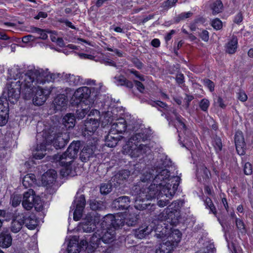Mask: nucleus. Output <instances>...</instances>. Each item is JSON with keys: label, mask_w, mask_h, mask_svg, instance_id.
I'll use <instances>...</instances> for the list:
<instances>
[{"label": "nucleus", "mask_w": 253, "mask_h": 253, "mask_svg": "<svg viewBox=\"0 0 253 253\" xmlns=\"http://www.w3.org/2000/svg\"><path fill=\"white\" fill-rule=\"evenodd\" d=\"M59 75V74L50 73L47 69L35 68L28 70L24 74L19 72L7 85L8 100L15 103L20 93L25 99H30L33 95V83L42 84L46 82H53Z\"/></svg>", "instance_id": "nucleus-1"}, {"label": "nucleus", "mask_w": 253, "mask_h": 253, "mask_svg": "<svg viewBox=\"0 0 253 253\" xmlns=\"http://www.w3.org/2000/svg\"><path fill=\"white\" fill-rule=\"evenodd\" d=\"M142 182L152 181L148 187V195L146 197L152 198L156 196L160 190V195L164 194L167 197L172 198L180 182L178 176H170L169 171L165 169L157 168L148 169L143 173L141 177Z\"/></svg>", "instance_id": "nucleus-2"}, {"label": "nucleus", "mask_w": 253, "mask_h": 253, "mask_svg": "<svg viewBox=\"0 0 253 253\" xmlns=\"http://www.w3.org/2000/svg\"><path fill=\"white\" fill-rule=\"evenodd\" d=\"M149 137L148 130L146 128L133 134L125 148L126 150L127 149L126 153L132 158L140 157L146 153L150 150V147L147 144H142V142H145Z\"/></svg>", "instance_id": "nucleus-3"}, {"label": "nucleus", "mask_w": 253, "mask_h": 253, "mask_svg": "<svg viewBox=\"0 0 253 253\" xmlns=\"http://www.w3.org/2000/svg\"><path fill=\"white\" fill-rule=\"evenodd\" d=\"M80 141H73L65 153L54 156V160L58 162L63 167L60 170V173L63 176L73 175L71 163L77 156L80 148Z\"/></svg>", "instance_id": "nucleus-4"}, {"label": "nucleus", "mask_w": 253, "mask_h": 253, "mask_svg": "<svg viewBox=\"0 0 253 253\" xmlns=\"http://www.w3.org/2000/svg\"><path fill=\"white\" fill-rule=\"evenodd\" d=\"M132 193L135 196V207L140 211L147 209L151 204L149 201L153 198H157V204L160 207H164L167 205L169 200L172 199L167 197L164 194L160 195V190L158 191L156 196L148 198L146 196V195H148L147 190L144 189L143 187L141 188L139 185L134 186L132 188Z\"/></svg>", "instance_id": "nucleus-5"}, {"label": "nucleus", "mask_w": 253, "mask_h": 253, "mask_svg": "<svg viewBox=\"0 0 253 253\" xmlns=\"http://www.w3.org/2000/svg\"><path fill=\"white\" fill-rule=\"evenodd\" d=\"M163 225L158 218L157 219L153 220L151 223H144L134 230V236L138 239H142L148 236L153 230H155L157 232L155 236L157 238H162L164 234L166 235L168 229L166 226L163 228Z\"/></svg>", "instance_id": "nucleus-6"}, {"label": "nucleus", "mask_w": 253, "mask_h": 253, "mask_svg": "<svg viewBox=\"0 0 253 253\" xmlns=\"http://www.w3.org/2000/svg\"><path fill=\"white\" fill-rule=\"evenodd\" d=\"M180 208L179 204L176 201L172 202L168 207L163 212L158 215V218L163 225H166V223H169L170 225L176 224L179 217V212L178 211Z\"/></svg>", "instance_id": "nucleus-7"}, {"label": "nucleus", "mask_w": 253, "mask_h": 253, "mask_svg": "<svg viewBox=\"0 0 253 253\" xmlns=\"http://www.w3.org/2000/svg\"><path fill=\"white\" fill-rule=\"evenodd\" d=\"M101 227L102 231L101 233L97 230L90 238V242L94 246H97L101 240L105 243H109L114 240L115 238V230L109 226H105L103 227L101 223Z\"/></svg>", "instance_id": "nucleus-8"}, {"label": "nucleus", "mask_w": 253, "mask_h": 253, "mask_svg": "<svg viewBox=\"0 0 253 253\" xmlns=\"http://www.w3.org/2000/svg\"><path fill=\"white\" fill-rule=\"evenodd\" d=\"M23 207L26 210H31L34 207L37 211L42 210V204L40 198L36 196L32 189L24 192L22 202Z\"/></svg>", "instance_id": "nucleus-9"}, {"label": "nucleus", "mask_w": 253, "mask_h": 253, "mask_svg": "<svg viewBox=\"0 0 253 253\" xmlns=\"http://www.w3.org/2000/svg\"><path fill=\"white\" fill-rule=\"evenodd\" d=\"M46 140L49 144L52 143L56 149H61L65 146L69 139V133L67 132H58L54 134V136L47 133L45 130L42 132Z\"/></svg>", "instance_id": "nucleus-10"}, {"label": "nucleus", "mask_w": 253, "mask_h": 253, "mask_svg": "<svg viewBox=\"0 0 253 253\" xmlns=\"http://www.w3.org/2000/svg\"><path fill=\"white\" fill-rule=\"evenodd\" d=\"M125 223L124 213H118L116 215L111 214H107L103 217L102 226H109L114 230L123 226Z\"/></svg>", "instance_id": "nucleus-11"}, {"label": "nucleus", "mask_w": 253, "mask_h": 253, "mask_svg": "<svg viewBox=\"0 0 253 253\" xmlns=\"http://www.w3.org/2000/svg\"><path fill=\"white\" fill-rule=\"evenodd\" d=\"M37 84H35V83H33V95L31 98L33 97V102L35 105L41 106L45 102L52 90L42 89L39 86L36 87L35 85Z\"/></svg>", "instance_id": "nucleus-12"}, {"label": "nucleus", "mask_w": 253, "mask_h": 253, "mask_svg": "<svg viewBox=\"0 0 253 253\" xmlns=\"http://www.w3.org/2000/svg\"><path fill=\"white\" fill-rule=\"evenodd\" d=\"M37 140L38 144L33 150V156L36 159H42L46 154V145L49 143L46 142L43 132L38 133Z\"/></svg>", "instance_id": "nucleus-13"}, {"label": "nucleus", "mask_w": 253, "mask_h": 253, "mask_svg": "<svg viewBox=\"0 0 253 253\" xmlns=\"http://www.w3.org/2000/svg\"><path fill=\"white\" fill-rule=\"evenodd\" d=\"M166 223V222H164ZM169 223L166 222V225H163V228H168L166 232V235H163V238H161L163 239L165 237H167L166 240L170 243H173V245L176 247L178 243H179L181 239L182 234L180 231L178 229H172L171 230V228L169 227Z\"/></svg>", "instance_id": "nucleus-14"}, {"label": "nucleus", "mask_w": 253, "mask_h": 253, "mask_svg": "<svg viewBox=\"0 0 253 253\" xmlns=\"http://www.w3.org/2000/svg\"><path fill=\"white\" fill-rule=\"evenodd\" d=\"M135 200V198L134 199ZM137 210H139L135 207L134 205V208L132 207H128L124 213L125 223L128 226H132L135 225L138 221L139 214L137 213Z\"/></svg>", "instance_id": "nucleus-15"}, {"label": "nucleus", "mask_w": 253, "mask_h": 253, "mask_svg": "<svg viewBox=\"0 0 253 253\" xmlns=\"http://www.w3.org/2000/svg\"><path fill=\"white\" fill-rule=\"evenodd\" d=\"M91 90L87 86L78 88L74 92L72 99L76 104H78L84 99H87L90 96Z\"/></svg>", "instance_id": "nucleus-16"}, {"label": "nucleus", "mask_w": 253, "mask_h": 253, "mask_svg": "<svg viewBox=\"0 0 253 253\" xmlns=\"http://www.w3.org/2000/svg\"><path fill=\"white\" fill-rule=\"evenodd\" d=\"M76 209L74 212V219L79 220L82 216L83 211L85 205V200L84 195H81L75 200Z\"/></svg>", "instance_id": "nucleus-17"}, {"label": "nucleus", "mask_w": 253, "mask_h": 253, "mask_svg": "<svg viewBox=\"0 0 253 253\" xmlns=\"http://www.w3.org/2000/svg\"><path fill=\"white\" fill-rule=\"evenodd\" d=\"M234 141L238 154L244 155L246 153V144L242 132L238 131L234 136Z\"/></svg>", "instance_id": "nucleus-18"}, {"label": "nucleus", "mask_w": 253, "mask_h": 253, "mask_svg": "<svg viewBox=\"0 0 253 253\" xmlns=\"http://www.w3.org/2000/svg\"><path fill=\"white\" fill-rule=\"evenodd\" d=\"M8 104L4 97L0 98V126L5 125L8 118Z\"/></svg>", "instance_id": "nucleus-19"}, {"label": "nucleus", "mask_w": 253, "mask_h": 253, "mask_svg": "<svg viewBox=\"0 0 253 253\" xmlns=\"http://www.w3.org/2000/svg\"><path fill=\"white\" fill-rule=\"evenodd\" d=\"M56 172L54 170L49 169L43 173L41 177V182L43 186L50 187L56 179Z\"/></svg>", "instance_id": "nucleus-20"}, {"label": "nucleus", "mask_w": 253, "mask_h": 253, "mask_svg": "<svg viewBox=\"0 0 253 253\" xmlns=\"http://www.w3.org/2000/svg\"><path fill=\"white\" fill-rule=\"evenodd\" d=\"M112 124L110 131L113 134L117 135L118 133H122L126 130V121L124 118L117 119Z\"/></svg>", "instance_id": "nucleus-21"}, {"label": "nucleus", "mask_w": 253, "mask_h": 253, "mask_svg": "<svg viewBox=\"0 0 253 253\" xmlns=\"http://www.w3.org/2000/svg\"><path fill=\"white\" fill-rule=\"evenodd\" d=\"M24 215L23 214L18 215L16 218L13 219L11 224V231L14 233H18L21 229L24 224Z\"/></svg>", "instance_id": "nucleus-22"}, {"label": "nucleus", "mask_w": 253, "mask_h": 253, "mask_svg": "<svg viewBox=\"0 0 253 253\" xmlns=\"http://www.w3.org/2000/svg\"><path fill=\"white\" fill-rule=\"evenodd\" d=\"M99 122L98 119L95 118H87L84 123V129L85 131L94 132L99 126Z\"/></svg>", "instance_id": "nucleus-23"}, {"label": "nucleus", "mask_w": 253, "mask_h": 253, "mask_svg": "<svg viewBox=\"0 0 253 253\" xmlns=\"http://www.w3.org/2000/svg\"><path fill=\"white\" fill-rule=\"evenodd\" d=\"M81 226L85 232H90L94 230L96 227L95 222L91 217L87 216L86 218L81 223Z\"/></svg>", "instance_id": "nucleus-24"}, {"label": "nucleus", "mask_w": 253, "mask_h": 253, "mask_svg": "<svg viewBox=\"0 0 253 253\" xmlns=\"http://www.w3.org/2000/svg\"><path fill=\"white\" fill-rule=\"evenodd\" d=\"M175 246L173 243H170L166 239L164 240L159 248L156 250V253H170Z\"/></svg>", "instance_id": "nucleus-25"}, {"label": "nucleus", "mask_w": 253, "mask_h": 253, "mask_svg": "<svg viewBox=\"0 0 253 253\" xmlns=\"http://www.w3.org/2000/svg\"><path fill=\"white\" fill-rule=\"evenodd\" d=\"M67 103V100L66 96L63 94L58 95L54 100V105L56 110H62L65 109Z\"/></svg>", "instance_id": "nucleus-26"}, {"label": "nucleus", "mask_w": 253, "mask_h": 253, "mask_svg": "<svg viewBox=\"0 0 253 253\" xmlns=\"http://www.w3.org/2000/svg\"><path fill=\"white\" fill-rule=\"evenodd\" d=\"M113 114V113L110 111H107L103 113L99 118V122L101 123L102 125L104 127L109 124H112L116 118Z\"/></svg>", "instance_id": "nucleus-27"}, {"label": "nucleus", "mask_w": 253, "mask_h": 253, "mask_svg": "<svg viewBox=\"0 0 253 253\" xmlns=\"http://www.w3.org/2000/svg\"><path fill=\"white\" fill-rule=\"evenodd\" d=\"M119 140V136L110 131L105 137V145L109 147H114L117 145Z\"/></svg>", "instance_id": "nucleus-28"}, {"label": "nucleus", "mask_w": 253, "mask_h": 253, "mask_svg": "<svg viewBox=\"0 0 253 253\" xmlns=\"http://www.w3.org/2000/svg\"><path fill=\"white\" fill-rule=\"evenodd\" d=\"M81 247L79 245L76 237H74L69 241L67 251L68 253H79Z\"/></svg>", "instance_id": "nucleus-29"}, {"label": "nucleus", "mask_w": 253, "mask_h": 253, "mask_svg": "<svg viewBox=\"0 0 253 253\" xmlns=\"http://www.w3.org/2000/svg\"><path fill=\"white\" fill-rule=\"evenodd\" d=\"M94 153L92 146H85L80 153V159L83 162H86L93 155Z\"/></svg>", "instance_id": "nucleus-30"}, {"label": "nucleus", "mask_w": 253, "mask_h": 253, "mask_svg": "<svg viewBox=\"0 0 253 253\" xmlns=\"http://www.w3.org/2000/svg\"><path fill=\"white\" fill-rule=\"evenodd\" d=\"M130 174V172L127 170H123L120 171L116 175H115L111 179L113 181H116L118 184H121V182L127 178Z\"/></svg>", "instance_id": "nucleus-31"}, {"label": "nucleus", "mask_w": 253, "mask_h": 253, "mask_svg": "<svg viewBox=\"0 0 253 253\" xmlns=\"http://www.w3.org/2000/svg\"><path fill=\"white\" fill-rule=\"evenodd\" d=\"M63 124L67 128H72L75 124V116L71 113L66 114L63 118Z\"/></svg>", "instance_id": "nucleus-32"}, {"label": "nucleus", "mask_w": 253, "mask_h": 253, "mask_svg": "<svg viewBox=\"0 0 253 253\" xmlns=\"http://www.w3.org/2000/svg\"><path fill=\"white\" fill-rule=\"evenodd\" d=\"M238 40L237 38L233 37L232 39L228 42L226 46V52L229 54L234 53L237 48Z\"/></svg>", "instance_id": "nucleus-33"}, {"label": "nucleus", "mask_w": 253, "mask_h": 253, "mask_svg": "<svg viewBox=\"0 0 253 253\" xmlns=\"http://www.w3.org/2000/svg\"><path fill=\"white\" fill-rule=\"evenodd\" d=\"M12 237L9 234L1 233L0 234V246L7 248L10 246L12 243Z\"/></svg>", "instance_id": "nucleus-34"}, {"label": "nucleus", "mask_w": 253, "mask_h": 253, "mask_svg": "<svg viewBox=\"0 0 253 253\" xmlns=\"http://www.w3.org/2000/svg\"><path fill=\"white\" fill-rule=\"evenodd\" d=\"M36 181V177L34 174L29 173L26 175L23 178L22 183L23 186L27 188L31 187Z\"/></svg>", "instance_id": "nucleus-35"}, {"label": "nucleus", "mask_w": 253, "mask_h": 253, "mask_svg": "<svg viewBox=\"0 0 253 253\" xmlns=\"http://www.w3.org/2000/svg\"><path fill=\"white\" fill-rule=\"evenodd\" d=\"M211 175L210 171L204 165L201 166L197 169V176L198 178L201 179L202 178L206 179L209 178V176Z\"/></svg>", "instance_id": "nucleus-36"}, {"label": "nucleus", "mask_w": 253, "mask_h": 253, "mask_svg": "<svg viewBox=\"0 0 253 253\" xmlns=\"http://www.w3.org/2000/svg\"><path fill=\"white\" fill-rule=\"evenodd\" d=\"M24 224L29 229L32 230L36 228L37 222L34 216H29L26 217L24 216Z\"/></svg>", "instance_id": "nucleus-37"}, {"label": "nucleus", "mask_w": 253, "mask_h": 253, "mask_svg": "<svg viewBox=\"0 0 253 253\" xmlns=\"http://www.w3.org/2000/svg\"><path fill=\"white\" fill-rule=\"evenodd\" d=\"M66 81L71 85H77L80 82V78L79 76L71 75L70 74H66L64 76Z\"/></svg>", "instance_id": "nucleus-38"}, {"label": "nucleus", "mask_w": 253, "mask_h": 253, "mask_svg": "<svg viewBox=\"0 0 253 253\" xmlns=\"http://www.w3.org/2000/svg\"><path fill=\"white\" fill-rule=\"evenodd\" d=\"M211 7L212 10V14L216 15L221 12L223 4L221 0H217L212 3Z\"/></svg>", "instance_id": "nucleus-39"}, {"label": "nucleus", "mask_w": 253, "mask_h": 253, "mask_svg": "<svg viewBox=\"0 0 253 253\" xmlns=\"http://www.w3.org/2000/svg\"><path fill=\"white\" fill-rule=\"evenodd\" d=\"M115 83L118 85H126L127 87H131L132 86V83L128 81L124 76L115 77Z\"/></svg>", "instance_id": "nucleus-40"}, {"label": "nucleus", "mask_w": 253, "mask_h": 253, "mask_svg": "<svg viewBox=\"0 0 253 253\" xmlns=\"http://www.w3.org/2000/svg\"><path fill=\"white\" fill-rule=\"evenodd\" d=\"M115 201L119 203V207L125 209L127 207L128 204L130 203V200L128 197L124 196L117 198Z\"/></svg>", "instance_id": "nucleus-41"}, {"label": "nucleus", "mask_w": 253, "mask_h": 253, "mask_svg": "<svg viewBox=\"0 0 253 253\" xmlns=\"http://www.w3.org/2000/svg\"><path fill=\"white\" fill-rule=\"evenodd\" d=\"M173 113L175 116L177 121L176 126L178 127V130L179 129H181L184 132L186 131V126L183 121V119L180 115H178L175 111H173Z\"/></svg>", "instance_id": "nucleus-42"}, {"label": "nucleus", "mask_w": 253, "mask_h": 253, "mask_svg": "<svg viewBox=\"0 0 253 253\" xmlns=\"http://www.w3.org/2000/svg\"><path fill=\"white\" fill-rule=\"evenodd\" d=\"M32 31L33 32H35L39 34L40 35V37L38 38L42 40H46L48 36L47 35V33H53V32H52L51 31H46L45 30L36 27L33 28Z\"/></svg>", "instance_id": "nucleus-43"}, {"label": "nucleus", "mask_w": 253, "mask_h": 253, "mask_svg": "<svg viewBox=\"0 0 253 253\" xmlns=\"http://www.w3.org/2000/svg\"><path fill=\"white\" fill-rule=\"evenodd\" d=\"M205 203L206 207L210 210V212L216 215V210L211 199L210 198H207Z\"/></svg>", "instance_id": "nucleus-44"}, {"label": "nucleus", "mask_w": 253, "mask_h": 253, "mask_svg": "<svg viewBox=\"0 0 253 253\" xmlns=\"http://www.w3.org/2000/svg\"><path fill=\"white\" fill-rule=\"evenodd\" d=\"M100 192L102 194H107L112 191V186L110 184H103L100 186Z\"/></svg>", "instance_id": "nucleus-45"}, {"label": "nucleus", "mask_w": 253, "mask_h": 253, "mask_svg": "<svg viewBox=\"0 0 253 253\" xmlns=\"http://www.w3.org/2000/svg\"><path fill=\"white\" fill-rule=\"evenodd\" d=\"M21 202V196L20 195H14L11 197V205L13 207H16Z\"/></svg>", "instance_id": "nucleus-46"}, {"label": "nucleus", "mask_w": 253, "mask_h": 253, "mask_svg": "<svg viewBox=\"0 0 253 253\" xmlns=\"http://www.w3.org/2000/svg\"><path fill=\"white\" fill-rule=\"evenodd\" d=\"M211 25L215 30H220L222 27V23L218 18H215L211 21Z\"/></svg>", "instance_id": "nucleus-47"}, {"label": "nucleus", "mask_w": 253, "mask_h": 253, "mask_svg": "<svg viewBox=\"0 0 253 253\" xmlns=\"http://www.w3.org/2000/svg\"><path fill=\"white\" fill-rule=\"evenodd\" d=\"M178 0H167L162 4V7L165 9H169L173 6Z\"/></svg>", "instance_id": "nucleus-48"}, {"label": "nucleus", "mask_w": 253, "mask_h": 253, "mask_svg": "<svg viewBox=\"0 0 253 253\" xmlns=\"http://www.w3.org/2000/svg\"><path fill=\"white\" fill-rule=\"evenodd\" d=\"M210 106V102L209 100L204 98L200 101V107L203 111H206Z\"/></svg>", "instance_id": "nucleus-49"}, {"label": "nucleus", "mask_w": 253, "mask_h": 253, "mask_svg": "<svg viewBox=\"0 0 253 253\" xmlns=\"http://www.w3.org/2000/svg\"><path fill=\"white\" fill-rule=\"evenodd\" d=\"M213 145L215 150L218 152L221 151L222 144L221 139L219 138H216L214 139V141L213 142Z\"/></svg>", "instance_id": "nucleus-50"}, {"label": "nucleus", "mask_w": 253, "mask_h": 253, "mask_svg": "<svg viewBox=\"0 0 253 253\" xmlns=\"http://www.w3.org/2000/svg\"><path fill=\"white\" fill-rule=\"evenodd\" d=\"M204 84L212 92L214 89V84L213 82L209 79H205L203 80Z\"/></svg>", "instance_id": "nucleus-51"}, {"label": "nucleus", "mask_w": 253, "mask_h": 253, "mask_svg": "<svg viewBox=\"0 0 253 253\" xmlns=\"http://www.w3.org/2000/svg\"><path fill=\"white\" fill-rule=\"evenodd\" d=\"M150 104L153 107H160L165 108L167 107V104L161 101L157 100L156 101H151L150 102Z\"/></svg>", "instance_id": "nucleus-52"}, {"label": "nucleus", "mask_w": 253, "mask_h": 253, "mask_svg": "<svg viewBox=\"0 0 253 253\" xmlns=\"http://www.w3.org/2000/svg\"><path fill=\"white\" fill-rule=\"evenodd\" d=\"M245 174L250 175L252 173V166L250 163H246L244 167Z\"/></svg>", "instance_id": "nucleus-53"}, {"label": "nucleus", "mask_w": 253, "mask_h": 253, "mask_svg": "<svg viewBox=\"0 0 253 253\" xmlns=\"http://www.w3.org/2000/svg\"><path fill=\"white\" fill-rule=\"evenodd\" d=\"M192 14L193 13L190 11L182 13L180 14H179L177 17L178 20H177V21L179 22L180 20L189 18L190 16H191Z\"/></svg>", "instance_id": "nucleus-54"}, {"label": "nucleus", "mask_w": 253, "mask_h": 253, "mask_svg": "<svg viewBox=\"0 0 253 253\" xmlns=\"http://www.w3.org/2000/svg\"><path fill=\"white\" fill-rule=\"evenodd\" d=\"M236 224L237 228L241 231L245 230V226L243 221L239 218L236 219Z\"/></svg>", "instance_id": "nucleus-55"}, {"label": "nucleus", "mask_w": 253, "mask_h": 253, "mask_svg": "<svg viewBox=\"0 0 253 253\" xmlns=\"http://www.w3.org/2000/svg\"><path fill=\"white\" fill-rule=\"evenodd\" d=\"M237 97L242 102L246 101L248 98L247 94L243 91H240L237 93Z\"/></svg>", "instance_id": "nucleus-56"}, {"label": "nucleus", "mask_w": 253, "mask_h": 253, "mask_svg": "<svg viewBox=\"0 0 253 253\" xmlns=\"http://www.w3.org/2000/svg\"><path fill=\"white\" fill-rule=\"evenodd\" d=\"M102 86L103 84L101 83H100L98 84H95L94 85V86L92 88V91L93 92H94L97 94L100 92V91L101 90Z\"/></svg>", "instance_id": "nucleus-57"}, {"label": "nucleus", "mask_w": 253, "mask_h": 253, "mask_svg": "<svg viewBox=\"0 0 253 253\" xmlns=\"http://www.w3.org/2000/svg\"><path fill=\"white\" fill-rule=\"evenodd\" d=\"M133 82H134L135 85L136 86L137 89L140 92H143L144 90V86L143 84L139 81L134 80Z\"/></svg>", "instance_id": "nucleus-58"}, {"label": "nucleus", "mask_w": 253, "mask_h": 253, "mask_svg": "<svg viewBox=\"0 0 253 253\" xmlns=\"http://www.w3.org/2000/svg\"><path fill=\"white\" fill-rule=\"evenodd\" d=\"M200 37L203 41L205 42L208 41L209 37V32L206 30H203L200 33Z\"/></svg>", "instance_id": "nucleus-59"}, {"label": "nucleus", "mask_w": 253, "mask_h": 253, "mask_svg": "<svg viewBox=\"0 0 253 253\" xmlns=\"http://www.w3.org/2000/svg\"><path fill=\"white\" fill-rule=\"evenodd\" d=\"M36 39L34 36L29 35L26 36L22 38V42L25 43H27L30 41H33Z\"/></svg>", "instance_id": "nucleus-60"}, {"label": "nucleus", "mask_w": 253, "mask_h": 253, "mask_svg": "<svg viewBox=\"0 0 253 253\" xmlns=\"http://www.w3.org/2000/svg\"><path fill=\"white\" fill-rule=\"evenodd\" d=\"M184 77L183 74H177L176 77V82L179 84H182L184 83Z\"/></svg>", "instance_id": "nucleus-61"}, {"label": "nucleus", "mask_w": 253, "mask_h": 253, "mask_svg": "<svg viewBox=\"0 0 253 253\" xmlns=\"http://www.w3.org/2000/svg\"><path fill=\"white\" fill-rule=\"evenodd\" d=\"M133 63L135 67L139 69H141L143 67L142 63L138 59H134L133 60Z\"/></svg>", "instance_id": "nucleus-62"}, {"label": "nucleus", "mask_w": 253, "mask_h": 253, "mask_svg": "<svg viewBox=\"0 0 253 253\" xmlns=\"http://www.w3.org/2000/svg\"><path fill=\"white\" fill-rule=\"evenodd\" d=\"M47 16V14L46 12L41 11L35 17V19H39L41 18H45Z\"/></svg>", "instance_id": "nucleus-63"}, {"label": "nucleus", "mask_w": 253, "mask_h": 253, "mask_svg": "<svg viewBox=\"0 0 253 253\" xmlns=\"http://www.w3.org/2000/svg\"><path fill=\"white\" fill-rule=\"evenodd\" d=\"M243 20V17L241 13H238L235 17L234 21L235 23L239 24L241 23Z\"/></svg>", "instance_id": "nucleus-64"}]
</instances>
